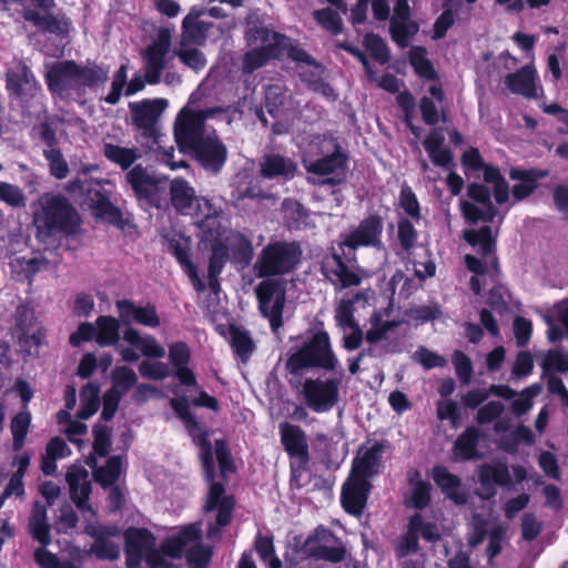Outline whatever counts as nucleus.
I'll use <instances>...</instances> for the list:
<instances>
[{
    "label": "nucleus",
    "mask_w": 568,
    "mask_h": 568,
    "mask_svg": "<svg viewBox=\"0 0 568 568\" xmlns=\"http://www.w3.org/2000/svg\"><path fill=\"white\" fill-rule=\"evenodd\" d=\"M420 527L422 516L418 514L414 515L409 520L406 535L403 537L397 547V554L399 557H406L407 555L417 550Z\"/></svg>",
    "instance_id": "54"
},
{
    "label": "nucleus",
    "mask_w": 568,
    "mask_h": 568,
    "mask_svg": "<svg viewBox=\"0 0 568 568\" xmlns=\"http://www.w3.org/2000/svg\"><path fill=\"white\" fill-rule=\"evenodd\" d=\"M125 178L140 201L152 202L158 190V180L153 174L143 166L136 165L126 173Z\"/></svg>",
    "instance_id": "35"
},
{
    "label": "nucleus",
    "mask_w": 568,
    "mask_h": 568,
    "mask_svg": "<svg viewBox=\"0 0 568 568\" xmlns=\"http://www.w3.org/2000/svg\"><path fill=\"white\" fill-rule=\"evenodd\" d=\"M282 211L290 227L302 229L307 225V214L297 201L292 199L284 200L282 203Z\"/></svg>",
    "instance_id": "58"
},
{
    "label": "nucleus",
    "mask_w": 568,
    "mask_h": 568,
    "mask_svg": "<svg viewBox=\"0 0 568 568\" xmlns=\"http://www.w3.org/2000/svg\"><path fill=\"white\" fill-rule=\"evenodd\" d=\"M88 464L93 469L95 480L104 487L111 486L120 477L122 460L119 456L109 458L103 467H97V463L93 459H90Z\"/></svg>",
    "instance_id": "51"
},
{
    "label": "nucleus",
    "mask_w": 568,
    "mask_h": 568,
    "mask_svg": "<svg viewBox=\"0 0 568 568\" xmlns=\"http://www.w3.org/2000/svg\"><path fill=\"white\" fill-rule=\"evenodd\" d=\"M286 366L294 375L310 368L336 371L339 361L333 351L327 332L317 331L306 337L302 345L290 355Z\"/></svg>",
    "instance_id": "6"
},
{
    "label": "nucleus",
    "mask_w": 568,
    "mask_h": 568,
    "mask_svg": "<svg viewBox=\"0 0 568 568\" xmlns=\"http://www.w3.org/2000/svg\"><path fill=\"white\" fill-rule=\"evenodd\" d=\"M171 406L183 419L190 435L200 446V458L202 462L203 471L206 480L210 483V489L204 510L206 513L214 510L217 511L215 524L210 525L207 529V537L214 538L219 535L220 529L230 523L234 507V500L232 497L224 494V487L221 484L213 483L214 460L212 447L206 439V434L202 430L196 419L192 416L186 400L172 398Z\"/></svg>",
    "instance_id": "3"
},
{
    "label": "nucleus",
    "mask_w": 568,
    "mask_h": 568,
    "mask_svg": "<svg viewBox=\"0 0 568 568\" xmlns=\"http://www.w3.org/2000/svg\"><path fill=\"white\" fill-rule=\"evenodd\" d=\"M383 221L376 215L364 219L356 227L344 235L339 243L342 254L347 260H354V251L358 247L382 246Z\"/></svg>",
    "instance_id": "16"
},
{
    "label": "nucleus",
    "mask_w": 568,
    "mask_h": 568,
    "mask_svg": "<svg viewBox=\"0 0 568 568\" xmlns=\"http://www.w3.org/2000/svg\"><path fill=\"white\" fill-rule=\"evenodd\" d=\"M544 175V172L521 171L518 169L511 170L510 178L513 180L519 181L513 187V195L516 197V200H523L531 194L537 186V179Z\"/></svg>",
    "instance_id": "49"
},
{
    "label": "nucleus",
    "mask_w": 568,
    "mask_h": 568,
    "mask_svg": "<svg viewBox=\"0 0 568 568\" xmlns=\"http://www.w3.org/2000/svg\"><path fill=\"white\" fill-rule=\"evenodd\" d=\"M99 392V387L91 383L82 388L80 394L81 408L78 413L80 420L69 423L65 428V433L72 443L79 444L80 440L77 437L87 433V426L82 420L88 419L98 410L100 404Z\"/></svg>",
    "instance_id": "23"
},
{
    "label": "nucleus",
    "mask_w": 568,
    "mask_h": 568,
    "mask_svg": "<svg viewBox=\"0 0 568 568\" xmlns=\"http://www.w3.org/2000/svg\"><path fill=\"white\" fill-rule=\"evenodd\" d=\"M255 547L261 559L268 568H282V562L275 555L272 538L258 536L255 541Z\"/></svg>",
    "instance_id": "64"
},
{
    "label": "nucleus",
    "mask_w": 568,
    "mask_h": 568,
    "mask_svg": "<svg viewBox=\"0 0 568 568\" xmlns=\"http://www.w3.org/2000/svg\"><path fill=\"white\" fill-rule=\"evenodd\" d=\"M192 101L193 95L175 120L174 139L180 146L179 154L190 150L206 171L216 173L226 161L227 150L205 121L219 118L229 123L226 111L222 108L193 109Z\"/></svg>",
    "instance_id": "2"
},
{
    "label": "nucleus",
    "mask_w": 568,
    "mask_h": 568,
    "mask_svg": "<svg viewBox=\"0 0 568 568\" xmlns=\"http://www.w3.org/2000/svg\"><path fill=\"white\" fill-rule=\"evenodd\" d=\"M369 490L371 484L366 478L351 474L342 490V504L345 510L359 516L365 507Z\"/></svg>",
    "instance_id": "25"
},
{
    "label": "nucleus",
    "mask_w": 568,
    "mask_h": 568,
    "mask_svg": "<svg viewBox=\"0 0 568 568\" xmlns=\"http://www.w3.org/2000/svg\"><path fill=\"white\" fill-rule=\"evenodd\" d=\"M189 43L191 42L189 40H184L182 37V42L178 51V55L181 61L189 68L195 71L202 70L206 64V58L200 49L190 47Z\"/></svg>",
    "instance_id": "60"
},
{
    "label": "nucleus",
    "mask_w": 568,
    "mask_h": 568,
    "mask_svg": "<svg viewBox=\"0 0 568 568\" xmlns=\"http://www.w3.org/2000/svg\"><path fill=\"white\" fill-rule=\"evenodd\" d=\"M222 245L230 258L239 263H248L253 255L251 241L239 232L229 231L222 240Z\"/></svg>",
    "instance_id": "41"
},
{
    "label": "nucleus",
    "mask_w": 568,
    "mask_h": 568,
    "mask_svg": "<svg viewBox=\"0 0 568 568\" xmlns=\"http://www.w3.org/2000/svg\"><path fill=\"white\" fill-rule=\"evenodd\" d=\"M409 61L415 72L422 78L427 80H433L435 78L434 68L427 59V52L424 48L413 47L409 50Z\"/></svg>",
    "instance_id": "59"
},
{
    "label": "nucleus",
    "mask_w": 568,
    "mask_h": 568,
    "mask_svg": "<svg viewBox=\"0 0 568 568\" xmlns=\"http://www.w3.org/2000/svg\"><path fill=\"white\" fill-rule=\"evenodd\" d=\"M236 27L234 17H223V20L204 19L199 8L193 7L182 21V36L194 44L206 41L216 42Z\"/></svg>",
    "instance_id": "11"
},
{
    "label": "nucleus",
    "mask_w": 568,
    "mask_h": 568,
    "mask_svg": "<svg viewBox=\"0 0 568 568\" xmlns=\"http://www.w3.org/2000/svg\"><path fill=\"white\" fill-rule=\"evenodd\" d=\"M432 474L434 481L440 487L447 498L457 505L466 503V494L462 489L460 480L457 476L442 465L435 466Z\"/></svg>",
    "instance_id": "39"
},
{
    "label": "nucleus",
    "mask_w": 568,
    "mask_h": 568,
    "mask_svg": "<svg viewBox=\"0 0 568 568\" xmlns=\"http://www.w3.org/2000/svg\"><path fill=\"white\" fill-rule=\"evenodd\" d=\"M287 58L296 62V71L301 80L315 92L327 100H334L335 94L331 85L323 81V68L316 63L303 49L291 44Z\"/></svg>",
    "instance_id": "17"
},
{
    "label": "nucleus",
    "mask_w": 568,
    "mask_h": 568,
    "mask_svg": "<svg viewBox=\"0 0 568 568\" xmlns=\"http://www.w3.org/2000/svg\"><path fill=\"white\" fill-rule=\"evenodd\" d=\"M103 154L109 161L118 164L123 170L129 169L141 158V151L138 148H124L113 143H104Z\"/></svg>",
    "instance_id": "48"
},
{
    "label": "nucleus",
    "mask_w": 568,
    "mask_h": 568,
    "mask_svg": "<svg viewBox=\"0 0 568 568\" xmlns=\"http://www.w3.org/2000/svg\"><path fill=\"white\" fill-rule=\"evenodd\" d=\"M540 366L545 374L566 372L568 371V353L559 349L548 351L542 355Z\"/></svg>",
    "instance_id": "61"
},
{
    "label": "nucleus",
    "mask_w": 568,
    "mask_h": 568,
    "mask_svg": "<svg viewBox=\"0 0 568 568\" xmlns=\"http://www.w3.org/2000/svg\"><path fill=\"white\" fill-rule=\"evenodd\" d=\"M465 240L474 246L479 254L483 255L485 261L471 256L466 255L465 262L468 270L476 275L470 278V287L475 294H479L481 291L480 281L478 275H481L486 272L488 262L494 263L495 257L493 256L494 250V232L490 226H483L478 230L471 229L465 231Z\"/></svg>",
    "instance_id": "13"
},
{
    "label": "nucleus",
    "mask_w": 568,
    "mask_h": 568,
    "mask_svg": "<svg viewBox=\"0 0 568 568\" xmlns=\"http://www.w3.org/2000/svg\"><path fill=\"white\" fill-rule=\"evenodd\" d=\"M479 480L486 488L494 486L509 487L511 485L508 466L500 462L484 464L479 470Z\"/></svg>",
    "instance_id": "42"
},
{
    "label": "nucleus",
    "mask_w": 568,
    "mask_h": 568,
    "mask_svg": "<svg viewBox=\"0 0 568 568\" xmlns=\"http://www.w3.org/2000/svg\"><path fill=\"white\" fill-rule=\"evenodd\" d=\"M126 79H128V68H126V64H122L113 77L110 93L104 98L106 103H109V104L118 103L122 95L124 88H125L124 94L130 97V95H133V94L140 92L145 87V81L143 80L142 75H140V74L134 75L128 84H126Z\"/></svg>",
    "instance_id": "34"
},
{
    "label": "nucleus",
    "mask_w": 568,
    "mask_h": 568,
    "mask_svg": "<svg viewBox=\"0 0 568 568\" xmlns=\"http://www.w3.org/2000/svg\"><path fill=\"white\" fill-rule=\"evenodd\" d=\"M258 310L268 320L273 332L283 325V310L286 301V283L278 278L263 280L256 287Z\"/></svg>",
    "instance_id": "12"
},
{
    "label": "nucleus",
    "mask_w": 568,
    "mask_h": 568,
    "mask_svg": "<svg viewBox=\"0 0 568 568\" xmlns=\"http://www.w3.org/2000/svg\"><path fill=\"white\" fill-rule=\"evenodd\" d=\"M125 555L128 568H142V564L149 568H178L172 559L186 556L190 568H205L211 552L201 540V527L199 524H190L181 527L171 535L161 546L155 547V537L144 528H129L124 532Z\"/></svg>",
    "instance_id": "1"
},
{
    "label": "nucleus",
    "mask_w": 568,
    "mask_h": 568,
    "mask_svg": "<svg viewBox=\"0 0 568 568\" xmlns=\"http://www.w3.org/2000/svg\"><path fill=\"white\" fill-rule=\"evenodd\" d=\"M29 528L32 537L43 547L50 544L51 537L50 528L47 523V509L40 503H36L33 506L32 515L29 521Z\"/></svg>",
    "instance_id": "47"
},
{
    "label": "nucleus",
    "mask_w": 568,
    "mask_h": 568,
    "mask_svg": "<svg viewBox=\"0 0 568 568\" xmlns=\"http://www.w3.org/2000/svg\"><path fill=\"white\" fill-rule=\"evenodd\" d=\"M123 339L130 346L119 347V353L124 362L134 363L141 355L151 358H162L165 349L158 341L149 334L142 335L134 328H128Z\"/></svg>",
    "instance_id": "18"
},
{
    "label": "nucleus",
    "mask_w": 568,
    "mask_h": 568,
    "mask_svg": "<svg viewBox=\"0 0 568 568\" xmlns=\"http://www.w3.org/2000/svg\"><path fill=\"white\" fill-rule=\"evenodd\" d=\"M246 40L252 48L243 57L244 73H252L271 59L287 57L292 44L287 37L264 27L250 28L246 31Z\"/></svg>",
    "instance_id": "7"
},
{
    "label": "nucleus",
    "mask_w": 568,
    "mask_h": 568,
    "mask_svg": "<svg viewBox=\"0 0 568 568\" xmlns=\"http://www.w3.org/2000/svg\"><path fill=\"white\" fill-rule=\"evenodd\" d=\"M418 30L415 22L409 19L408 0H397L390 20V32L395 42L405 47L409 38Z\"/></svg>",
    "instance_id": "30"
},
{
    "label": "nucleus",
    "mask_w": 568,
    "mask_h": 568,
    "mask_svg": "<svg viewBox=\"0 0 568 568\" xmlns=\"http://www.w3.org/2000/svg\"><path fill=\"white\" fill-rule=\"evenodd\" d=\"M505 84L513 93L526 98H536L541 90L537 85L536 70L532 65H526L517 72L508 74L505 78Z\"/></svg>",
    "instance_id": "36"
},
{
    "label": "nucleus",
    "mask_w": 568,
    "mask_h": 568,
    "mask_svg": "<svg viewBox=\"0 0 568 568\" xmlns=\"http://www.w3.org/2000/svg\"><path fill=\"white\" fill-rule=\"evenodd\" d=\"M444 134L439 129L429 132L424 141V148L435 165L446 168L450 164L453 158L448 149L443 146Z\"/></svg>",
    "instance_id": "43"
},
{
    "label": "nucleus",
    "mask_w": 568,
    "mask_h": 568,
    "mask_svg": "<svg viewBox=\"0 0 568 568\" xmlns=\"http://www.w3.org/2000/svg\"><path fill=\"white\" fill-rule=\"evenodd\" d=\"M463 164L466 170L473 172L483 171L485 182L494 187L495 200L498 204H504L509 199V189L507 182L500 176L497 169L484 165L479 151L470 148L463 154Z\"/></svg>",
    "instance_id": "20"
},
{
    "label": "nucleus",
    "mask_w": 568,
    "mask_h": 568,
    "mask_svg": "<svg viewBox=\"0 0 568 568\" xmlns=\"http://www.w3.org/2000/svg\"><path fill=\"white\" fill-rule=\"evenodd\" d=\"M116 308L120 320L126 325L140 324L149 328H156L161 321L153 305H138L133 302L123 300L116 302Z\"/></svg>",
    "instance_id": "26"
},
{
    "label": "nucleus",
    "mask_w": 568,
    "mask_h": 568,
    "mask_svg": "<svg viewBox=\"0 0 568 568\" xmlns=\"http://www.w3.org/2000/svg\"><path fill=\"white\" fill-rule=\"evenodd\" d=\"M77 63L62 61L48 67L47 82L49 89L61 97L77 94Z\"/></svg>",
    "instance_id": "22"
},
{
    "label": "nucleus",
    "mask_w": 568,
    "mask_h": 568,
    "mask_svg": "<svg viewBox=\"0 0 568 568\" xmlns=\"http://www.w3.org/2000/svg\"><path fill=\"white\" fill-rule=\"evenodd\" d=\"M166 106L168 101L164 99L130 103L133 122L139 129L144 130L145 135L152 138L153 145L150 148L156 152L158 160L171 170H178L185 168L186 162L183 158L174 159L173 145H166L168 136L162 134L156 128L158 119Z\"/></svg>",
    "instance_id": "4"
},
{
    "label": "nucleus",
    "mask_w": 568,
    "mask_h": 568,
    "mask_svg": "<svg viewBox=\"0 0 568 568\" xmlns=\"http://www.w3.org/2000/svg\"><path fill=\"white\" fill-rule=\"evenodd\" d=\"M490 394L503 397L505 399H510L514 398L516 390L507 385H491L488 389L477 388L468 392L464 398V402L468 407L474 408L486 400Z\"/></svg>",
    "instance_id": "50"
},
{
    "label": "nucleus",
    "mask_w": 568,
    "mask_h": 568,
    "mask_svg": "<svg viewBox=\"0 0 568 568\" xmlns=\"http://www.w3.org/2000/svg\"><path fill=\"white\" fill-rule=\"evenodd\" d=\"M33 223L40 232L45 234L71 233L79 224V215L65 197L45 193L37 201Z\"/></svg>",
    "instance_id": "8"
},
{
    "label": "nucleus",
    "mask_w": 568,
    "mask_h": 568,
    "mask_svg": "<svg viewBox=\"0 0 568 568\" xmlns=\"http://www.w3.org/2000/svg\"><path fill=\"white\" fill-rule=\"evenodd\" d=\"M36 85L33 74L27 65L18 63L17 68L10 69L7 73V88L17 95L32 91Z\"/></svg>",
    "instance_id": "45"
},
{
    "label": "nucleus",
    "mask_w": 568,
    "mask_h": 568,
    "mask_svg": "<svg viewBox=\"0 0 568 568\" xmlns=\"http://www.w3.org/2000/svg\"><path fill=\"white\" fill-rule=\"evenodd\" d=\"M542 390L541 385L532 384L520 393L515 394L516 397L511 403V410L516 416H521L528 413L532 407V400L537 397Z\"/></svg>",
    "instance_id": "57"
},
{
    "label": "nucleus",
    "mask_w": 568,
    "mask_h": 568,
    "mask_svg": "<svg viewBox=\"0 0 568 568\" xmlns=\"http://www.w3.org/2000/svg\"><path fill=\"white\" fill-rule=\"evenodd\" d=\"M231 345L234 352L243 359L246 361L253 352V343L247 332L239 328L231 327Z\"/></svg>",
    "instance_id": "62"
},
{
    "label": "nucleus",
    "mask_w": 568,
    "mask_h": 568,
    "mask_svg": "<svg viewBox=\"0 0 568 568\" xmlns=\"http://www.w3.org/2000/svg\"><path fill=\"white\" fill-rule=\"evenodd\" d=\"M303 163L310 173L341 175L346 169V155L332 136H316L304 151Z\"/></svg>",
    "instance_id": "9"
},
{
    "label": "nucleus",
    "mask_w": 568,
    "mask_h": 568,
    "mask_svg": "<svg viewBox=\"0 0 568 568\" xmlns=\"http://www.w3.org/2000/svg\"><path fill=\"white\" fill-rule=\"evenodd\" d=\"M468 200L462 202V210L468 222L493 221L496 216V209L490 200L489 190L483 185L473 183L468 186Z\"/></svg>",
    "instance_id": "19"
},
{
    "label": "nucleus",
    "mask_w": 568,
    "mask_h": 568,
    "mask_svg": "<svg viewBox=\"0 0 568 568\" xmlns=\"http://www.w3.org/2000/svg\"><path fill=\"white\" fill-rule=\"evenodd\" d=\"M301 247L295 242L274 241L258 254L254 272L258 277L281 276L291 273L300 263Z\"/></svg>",
    "instance_id": "10"
},
{
    "label": "nucleus",
    "mask_w": 568,
    "mask_h": 568,
    "mask_svg": "<svg viewBox=\"0 0 568 568\" xmlns=\"http://www.w3.org/2000/svg\"><path fill=\"white\" fill-rule=\"evenodd\" d=\"M98 170L97 164L81 165L77 176L68 183L65 190L74 200L88 204L95 216L106 220L116 219L119 212L110 202V191L105 189V185L112 184L111 181L88 178L91 172Z\"/></svg>",
    "instance_id": "5"
},
{
    "label": "nucleus",
    "mask_w": 568,
    "mask_h": 568,
    "mask_svg": "<svg viewBox=\"0 0 568 568\" xmlns=\"http://www.w3.org/2000/svg\"><path fill=\"white\" fill-rule=\"evenodd\" d=\"M265 106L275 119L287 116L297 110V103L282 83H274L266 88Z\"/></svg>",
    "instance_id": "31"
},
{
    "label": "nucleus",
    "mask_w": 568,
    "mask_h": 568,
    "mask_svg": "<svg viewBox=\"0 0 568 568\" xmlns=\"http://www.w3.org/2000/svg\"><path fill=\"white\" fill-rule=\"evenodd\" d=\"M44 264L45 261L39 256H17L11 261L10 266L20 280L31 281Z\"/></svg>",
    "instance_id": "53"
},
{
    "label": "nucleus",
    "mask_w": 568,
    "mask_h": 568,
    "mask_svg": "<svg viewBox=\"0 0 568 568\" xmlns=\"http://www.w3.org/2000/svg\"><path fill=\"white\" fill-rule=\"evenodd\" d=\"M341 379L337 377L306 378L302 385V395L306 406L315 413L331 410L339 398Z\"/></svg>",
    "instance_id": "14"
},
{
    "label": "nucleus",
    "mask_w": 568,
    "mask_h": 568,
    "mask_svg": "<svg viewBox=\"0 0 568 568\" xmlns=\"http://www.w3.org/2000/svg\"><path fill=\"white\" fill-rule=\"evenodd\" d=\"M67 481L73 503L81 511H91L88 498L91 493L90 474L82 465H72L67 471Z\"/></svg>",
    "instance_id": "27"
},
{
    "label": "nucleus",
    "mask_w": 568,
    "mask_h": 568,
    "mask_svg": "<svg viewBox=\"0 0 568 568\" xmlns=\"http://www.w3.org/2000/svg\"><path fill=\"white\" fill-rule=\"evenodd\" d=\"M191 217L200 231L201 240L205 243L220 244L229 233L227 226L223 223L222 209L209 199L197 200Z\"/></svg>",
    "instance_id": "15"
},
{
    "label": "nucleus",
    "mask_w": 568,
    "mask_h": 568,
    "mask_svg": "<svg viewBox=\"0 0 568 568\" xmlns=\"http://www.w3.org/2000/svg\"><path fill=\"white\" fill-rule=\"evenodd\" d=\"M280 434L281 442L291 457L306 463L308 459V447L306 436L301 427L290 423H283L280 425Z\"/></svg>",
    "instance_id": "32"
},
{
    "label": "nucleus",
    "mask_w": 568,
    "mask_h": 568,
    "mask_svg": "<svg viewBox=\"0 0 568 568\" xmlns=\"http://www.w3.org/2000/svg\"><path fill=\"white\" fill-rule=\"evenodd\" d=\"M321 268L324 277L334 285L337 291L357 286L362 282L358 273L345 265L342 256L337 252L324 256Z\"/></svg>",
    "instance_id": "21"
},
{
    "label": "nucleus",
    "mask_w": 568,
    "mask_h": 568,
    "mask_svg": "<svg viewBox=\"0 0 568 568\" xmlns=\"http://www.w3.org/2000/svg\"><path fill=\"white\" fill-rule=\"evenodd\" d=\"M87 530L95 538L91 551L98 558L114 560L120 556V545L110 539V537L120 536V529L116 526H89Z\"/></svg>",
    "instance_id": "28"
},
{
    "label": "nucleus",
    "mask_w": 568,
    "mask_h": 568,
    "mask_svg": "<svg viewBox=\"0 0 568 568\" xmlns=\"http://www.w3.org/2000/svg\"><path fill=\"white\" fill-rule=\"evenodd\" d=\"M170 195L173 206L182 214L190 216L194 213L197 200L202 199L196 197L194 189L181 178L171 181Z\"/></svg>",
    "instance_id": "37"
},
{
    "label": "nucleus",
    "mask_w": 568,
    "mask_h": 568,
    "mask_svg": "<svg viewBox=\"0 0 568 568\" xmlns=\"http://www.w3.org/2000/svg\"><path fill=\"white\" fill-rule=\"evenodd\" d=\"M368 293L357 294L353 298H342L336 306L335 310V320L337 325L346 331L347 328H354L356 325L353 312H354V303L358 301L362 296H365L367 300L369 296Z\"/></svg>",
    "instance_id": "55"
},
{
    "label": "nucleus",
    "mask_w": 568,
    "mask_h": 568,
    "mask_svg": "<svg viewBox=\"0 0 568 568\" xmlns=\"http://www.w3.org/2000/svg\"><path fill=\"white\" fill-rule=\"evenodd\" d=\"M260 171L264 178H280L284 180L292 179L296 171V164L293 160L281 154H266L260 162Z\"/></svg>",
    "instance_id": "38"
},
{
    "label": "nucleus",
    "mask_w": 568,
    "mask_h": 568,
    "mask_svg": "<svg viewBox=\"0 0 568 568\" xmlns=\"http://www.w3.org/2000/svg\"><path fill=\"white\" fill-rule=\"evenodd\" d=\"M77 94L85 88H93L100 83H104L109 78V70L97 64H87L80 67L77 64Z\"/></svg>",
    "instance_id": "46"
},
{
    "label": "nucleus",
    "mask_w": 568,
    "mask_h": 568,
    "mask_svg": "<svg viewBox=\"0 0 568 568\" xmlns=\"http://www.w3.org/2000/svg\"><path fill=\"white\" fill-rule=\"evenodd\" d=\"M118 320L110 316H100L97 320L95 341L100 346L115 345L120 339Z\"/></svg>",
    "instance_id": "52"
},
{
    "label": "nucleus",
    "mask_w": 568,
    "mask_h": 568,
    "mask_svg": "<svg viewBox=\"0 0 568 568\" xmlns=\"http://www.w3.org/2000/svg\"><path fill=\"white\" fill-rule=\"evenodd\" d=\"M352 53H354L358 60L363 63L367 75L371 80L378 83L381 88L384 90L395 93L398 92L402 85V82L393 74H384L381 79L377 75V72L373 70L371 64L368 63L366 57L359 51V50H351Z\"/></svg>",
    "instance_id": "56"
},
{
    "label": "nucleus",
    "mask_w": 568,
    "mask_h": 568,
    "mask_svg": "<svg viewBox=\"0 0 568 568\" xmlns=\"http://www.w3.org/2000/svg\"><path fill=\"white\" fill-rule=\"evenodd\" d=\"M190 357V348L185 343L176 342L169 346V361L174 368L176 378L182 385L195 386L194 373L189 367Z\"/></svg>",
    "instance_id": "33"
},
{
    "label": "nucleus",
    "mask_w": 568,
    "mask_h": 568,
    "mask_svg": "<svg viewBox=\"0 0 568 568\" xmlns=\"http://www.w3.org/2000/svg\"><path fill=\"white\" fill-rule=\"evenodd\" d=\"M31 416L28 412L17 414L11 422V432L13 436V448L19 450L24 444L26 436L30 426Z\"/></svg>",
    "instance_id": "63"
},
{
    "label": "nucleus",
    "mask_w": 568,
    "mask_h": 568,
    "mask_svg": "<svg viewBox=\"0 0 568 568\" xmlns=\"http://www.w3.org/2000/svg\"><path fill=\"white\" fill-rule=\"evenodd\" d=\"M170 50L169 38L161 36L143 53L145 62V78L151 84L159 82L165 65V57Z\"/></svg>",
    "instance_id": "29"
},
{
    "label": "nucleus",
    "mask_w": 568,
    "mask_h": 568,
    "mask_svg": "<svg viewBox=\"0 0 568 568\" xmlns=\"http://www.w3.org/2000/svg\"><path fill=\"white\" fill-rule=\"evenodd\" d=\"M168 250L172 255H174L178 263L191 281L194 290L203 292L205 290V284L199 276L197 268L191 261L190 256L191 241L182 235H174L168 239Z\"/></svg>",
    "instance_id": "24"
},
{
    "label": "nucleus",
    "mask_w": 568,
    "mask_h": 568,
    "mask_svg": "<svg viewBox=\"0 0 568 568\" xmlns=\"http://www.w3.org/2000/svg\"><path fill=\"white\" fill-rule=\"evenodd\" d=\"M383 455V446L375 444L368 448L361 449L354 462L352 474L368 478L376 473Z\"/></svg>",
    "instance_id": "40"
},
{
    "label": "nucleus",
    "mask_w": 568,
    "mask_h": 568,
    "mask_svg": "<svg viewBox=\"0 0 568 568\" xmlns=\"http://www.w3.org/2000/svg\"><path fill=\"white\" fill-rule=\"evenodd\" d=\"M479 433L475 427L467 428L454 444L455 460H470L479 458L477 450Z\"/></svg>",
    "instance_id": "44"
}]
</instances>
